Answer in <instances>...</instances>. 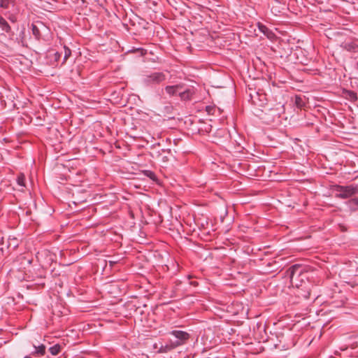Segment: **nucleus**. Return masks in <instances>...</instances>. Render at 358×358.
I'll use <instances>...</instances> for the list:
<instances>
[{
	"label": "nucleus",
	"instance_id": "1",
	"mask_svg": "<svg viewBox=\"0 0 358 358\" xmlns=\"http://www.w3.org/2000/svg\"><path fill=\"white\" fill-rule=\"evenodd\" d=\"M287 275L292 287H299L305 280L308 279V272L304 267L299 264L290 267L287 271Z\"/></svg>",
	"mask_w": 358,
	"mask_h": 358
},
{
	"label": "nucleus",
	"instance_id": "2",
	"mask_svg": "<svg viewBox=\"0 0 358 358\" xmlns=\"http://www.w3.org/2000/svg\"><path fill=\"white\" fill-rule=\"evenodd\" d=\"M336 192L337 197L346 199L358 193V189L353 186H337Z\"/></svg>",
	"mask_w": 358,
	"mask_h": 358
},
{
	"label": "nucleus",
	"instance_id": "3",
	"mask_svg": "<svg viewBox=\"0 0 358 358\" xmlns=\"http://www.w3.org/2000/svg\"><path fill=\"white\" fill-rule=\"evenodd\" d=\"M170 334L178 339V341L171 344V349L183 345L189 338V335L186 331L175 330L171 331Z\"/></svg>",
	"mask_w": 358,
	"mask_h": 358
},
{
	"label": "nucleus",
	"instance_id": "4",
	"mask_svg": "<svg viewBox=\"0 0 358 358\" xmlns=\"http://www.w3.org/2000/svg\"><path fill=\"white\" fill-rule=\"evenodd\" d=\"M166 78V76L164 73L159 72L153 73L147 76L145 78V82L148 84L151 83H159L164 81Z\"/></svg>",
	"mask_w": 358,
	"mask_h": 358
},
{
	"label": "nucleus",
	"instance_id": "5",
	"mask_svg": "<svg viewBox=\"0 0 358 358\" xmlns=\"http://www.w3.org/2000/svg\"><path fill=\"white\" fill-rule=\"evenodd\" d=\"M7 248L10 250H15L18 246V240L15 237H9L6 240Z\"/></svg>",
	"mask_w": 358,
	"mask_h": 358
},
{
	"label": "nucleus",
	"instance_id": "6",
	"mask_svg": "<svg viewBox=\"0 0 358 358\" xmlns=\"http://www.w3.org/2000/svg\"><path fill=\"white\" fill-rule=\"evenodd\" d=\"M181 88L182 86L180 85H178L174 86H167L165 90L169 94L175 95L179 90H181Z\"/></svg>",
	"mask_w": 358,
	"mask_h": 358
},
{
	"label": "nucleus",
	"instance_id": "7",
	"mask_svg": "<svg viewBox=\"0 0 358 358\" xmlns=\"http://www.w3.org/2000/svg\"><path fill=\"white\" fill-rule=\"evenodd\" d=\"M259 28L260 31L266 35L268 38H272V37L274 36V34L264 25L259 24Z\"/></svg>",
	"mask_w": 358,
	"mask_h": 358
},
{
	"label": "nucleus",
	"instance_id": "8",
	"mask_svg": "<svg viewBox=\"0 0 358 358\" xmlns=\"http://www.w3.org/2000/svg\"><path fill=\"white\" fill-rule=\"evenodd\" d=\"M193 92L190 90H186L180 94V96L182 99H189Z\"/></svg>",
	"mask_w": 358,
	"mask_h": 358
},
{
	"label": "nucleus",
	"instance_id": "9",
	"mask_svg": "<svg viewBox=\"0 0 358 358\" xmlns=\"http://www.w3.org/2000/svg\"><path fill=\"white\" fill-rule=\"evenodd\" d=\"M0 27L3 31H6V32H8L10 29L8 22L3 17H0Z\"/></svg>",
	"mask_w": 358,
	"mask_h": 358
},
{
	"label": "nucleus",
	"instance_id": "10",
	"mask_svg": "<svg viewBox=\"0 0 358 358\" xmlns=\"http://www.w3.org/2000/svg\"><path fill=\"white\" fill-rule=\"evenodd\" d=\"M50 352L52 355H57L60 352V346L55 345L50 348Z\"/></svg>",
	"mask_w": 358,
	"mask_h": 358
},
{
	"label": "nucleus",
	"instance_id": "11",
	"mask_svg": "<svg viewBox=\"0 0 358 358\" xmlns=\"http://www.w3.org/2000/svg\"><path fill=\"white\" fill-rule=\"evenodd\" d=\"M71 51L69 48L64 47V61L63 64L66 62L67 59L71 56Z\"/></svg>",
	"mask_w": 358,
	"mask_h": 358
},
{
	"label": "nucleus",
	"instance_id": "12",
	"mask_svg": "<svg viewBox=\"0 0 358 358\" xmlns=\"http://www.w3.org/2000/svg\"><path fill=\"white\" fill-rule=\"evenodd\" d=\"M17 181L18 185H20L21 187L25 186V184H24L25 177L23 174H20V176H18Z\"/></svg>",
	"mask_w": 358,
	"mask_h": 358
},
{
	"label": "nucleus",
	"instance_id": "13",
	"mask_svg": "<svg viewBox=\"0 0 358 358\" xmlns=\"http://www.w3.org/2000/svg\"><path fill=\"white\" fill-rule=\"evenodd\" d=\"M295 103L299 108H301L303 106V101L301 97L296 96L295 98Z\"/></svg>",
	"mask_w": 358,
	"mask_h": 358
},
{
	"label": "nucleus",
	"instance_id": "14",
	"mask_svg": "<svg viewBox=\"0 0 358 358\" xmlns=\"http://www.w3.org/2000/svg\"><path fill=\"white\" fill-rule=\"evenodd\" d=\"M45 347L43 345H41L37 348L36 352L41 355H43L45 354Z\"/></svg>",
	"mask_w": 358,
	"mask_h": 358
},
{
	"label": "nucleus",
	"instance_id": "15",
	"mask_svg": "<svg viewBox=\"0 0 358 358\" xmlns=\"http://www.w3.org/2000/svg\"><path fill=\"white\" fill-rule=\"evenodd\" d=\"M9 0H0V6L2 8H7L8 7Z\"/></svg>",
	"mask_w": 358,
	"mask_h": 358
},
{
	"label": "nucleus",
	"instance_id": "16",
	"mask_svg": "<svg viewBox=\"0 0 358 358\" xmlns=\"http://www.w3.org/2000/svg\"><path fill=\"white\" fill-rule=\"evenodd\" d=\"M32 31L36 36L39 35V30L35 25H32Z\"/></svg>",
	"mask_w": 358,
	"mask_h": 358
},
{
	"label": "nucleus",
	"instance_id": "17",
	"mask_svg": "<svg viewBox=\"0 0 358 358\" xmlns=\"http://www.w3.org/2000/svg\"><path fill=\"white\" fill-rule=\"evenodd\" d=\"M349 94V97L351 100H355L357 99V96H356V94L352 92H348Z\"/></svg>",
	"mask_w": 358,
	"mask_h": 358
},
{
	"label": "nucleus",
	"instance_id": "18",
	"mask_svg": "<svg viewBox=\"0 0 358 358\" xmlns=\"http://www.w3.org/2000/svg\"><path fill=\"white\" fill-rule=\"evenodd\" d=\"M345 48L348 50H352L354 49V46L352 45L346 44Z\"/></svg>",
	"mask_w": 358,
	"mask_h": 358
},
{
	"label": "nucleus",
	"instance_id": "19",
	"mask_svg": "<svg viewBox=\"0 0 358 358\" xmlns=\"http://www.w3.org/2000/svg\"><path fill=\"white\" fill-rule=\"evenodd\" d=\"M60 56H61V55H60V54H59V53H58V52H55V61H58V60H59V59L60 58Z\"/></svg>",
	"mask_w": 358,
	"mask_h": 358
},
{
	"label": "nucleus",
	"instance_id": "20",
	"mask_svg": "<svg viewBox=\"0 0 358 358\" xmlns=\"http://www.w3.org/2000/svg\"><path fill=\"white\" fill-rule=\"evenodd\" d=\"M351 201L355 203H356V204H358V199H353Z\"/></svg>",
	"mask_w": 358,
	"mask_h": 358
},
{
	"label": "nucleus",
	"instance_id": "21",
	"mask_svg": "<svg viewBox=\"0 0 358 358\" xmlns=\"http://www.w3.org/2000/svg\"><path fill=\"white\" fill-rule=\"evenodd\" d=\"M24 358H30V357H25Z\"/></svg>",
	"mask_w": 358,
	"mask_h": 358
},
{
	"label": "nucleus",
	"instance_id": "22",
	"mask_svg": "<svg viewBox=\"0 0 358 358\" xmlns=\"http://www.w3.org/2000/svg\"><path fill=\"white\" fill-rule=\"evenodd\" d=\"M357 69H358V62H357Z\"/></svg>",
	"mask_w": 358,
	"mask_h": 358
}]
</instances>
